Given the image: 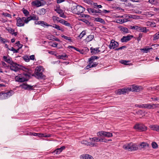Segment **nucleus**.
Returning a JSON list of instances; mask_svg holds the SVG:
<instances>
[{
  "instance_id": "nucleus-43",
  "label": "nucleus",
  "mask_w": 159,
  "mask_h": 159,
  "mask_svg": "<svg viewBox=\"0 0 159 159\" xmlns=\"http://www.w3.org/2000/svg\"><path fill=\"white\" fill-rule=\"evenodd\" d=\"M61 37L66 40L69 41L70 42H72V40L70 37H67L64 35L61 36Z\"/></svg>"
},
{
  "instance_id": "nucleus-39",
  "label": "nucleus",
  "mask_w": 159,
  "mask_h": 159,
  "mask_svg": "<svg viewBox=\"0 0 159 159\" xmlns=\"http://www.w3.org/2000/svg\"><path fill=\"white\" fill-rule=\"evenodd\" d=\"M94 21L100 22L102 23H104V20L100 18H95Z\"/></svg>"
},
{
  "instance_id": "nucleus-49",
  "label": "nucleus",
  "mask_w": 159,
  "mask_h": 159,
  "mask_svg": "<svg viewBox=\"0 0 159 159\" xmlns=\"http://www.w3.org/2000/svg\"><path fill=\"white\" fill-rule=\"evenodd\" d=\"M43 22L41 23V26L44 27L45 26H52V25H48L47 23L46 22L43 21Z\"/></svg>"
},
{
  "instance_id": "nucleus-46",
  "label": "nucleus",
  "mask_w": 159,
  "mask_h": 159,
  "mask_svg": "<svg viewBox=\"0 0 159 159\" xmlns=\"http://www.w3.org/2000/svg\"><path fill=\"white\" fill-rule=\"evenodd\" d=\"M79 20L82 21L87 24H90V22L85 19H79Z\"/></svg>"
},
{
  "instance_id": "nucleus-9",
  "label": "nucleus",
  "mask_w": 159,
  "mask_h": 159,
  "mask_svg": "<svg viewBox=\"0 0 159 159\" xmlns=\"http://www.w3.org/2000/svg\"><path fill=\"white\" fill-rule=\"evenodd\" d=\"M98 136H103L106 137L110 138L112 137L113 136L112 133L110 132H107L104 131L99 132L97 133Z\"/></svg>"
},
{
  "instance_id": "nucleus-60",
  "label": "nucleus",
  "mask_w": 159,
  "mask_h": 159,
  "mask_svg": "<svg viewBox=\"0 0 159 159\" xmlns=\"http://www.w3.org/2000/svg\"><path fill=\"white\" fill-rule=\"evenodd\" d=\"M151 89H152V90H156L159 91V85L157 86L154 87L153 88H151Z\"/></svg>"
},
{
  "instance_id": "nucleus-59",
  "label": "nucleus",
  "mask_w": 159,
  "mask_h": 159,
  "mask_svg": "<svg viewBox=\"0 0 159 159\" xmlns=\"http://www.w3.org/2000/svg\"><path fill=\"white\" fill-rule=\"evenodd\" d=\"M148 2L152 4H155V0H149Z\"/></svg>"
},
{
  "instance_id": "nucleus-53",
  "label": "nucleus",
  "mask_w": 159,
  "mask_h": 159,
  "mask_svg": "<svg viewBox=\"0 0 159 159\" xmlns=\"http://www.w3.org/2000/svg\"><path fill=\"white\" fill-rule=\"evenodd\" d=\"M16 45L18 46L19 48V49L20 48H21L23 46V45L20 43L19 41H17L16 42Z\"/></svg>"
},
{
  "instance_id": "nucleus-4",
  "label": "nucleus",
  "mask_w": 159,
  "mask_h": 159,
  "mask_svg": "<svg viewBox=\"0 0 159 159\" xmlns=\"http://www.w3.org/2000/svg\"><path fill=\"white\" fill-rule=\"evenodd\" d=\"M123 148L124 149L128 150L129 151L137 150L138 149L137 146L136 144L132 143L124 145L123 146Z\"/></svg>"
},
{
  "instance_id": "nucleus-47",
  "label": "nucleus",
  "mask_w": 159,
  "mask_h": 159,
  "mask_svg": "<svg viewBox=\"0 0 159 159\" xmlns=\"http://www.w3.org/2000/svg\"><path fill=\"white\" fill-rule=\"evenodd\" d=\"M6 30L8 31L11 34L14 31V30L10 27L8 28H6Z\"/></svg>"
},
{
  "instance_id": "nucleus-48",
  "label": "nucleus",
  "mask_w": 159,
  "mask_h": 159,
  "mask_svg": "<svg viewBox=\"0 0 159 159\" xmlns=\"http://www.w3.org/2000/svg\"><path fill=\"white\" fill-rule=\"evenodd\" d=\"M152 146L153 148H156L158 147L157 144L155 142H152Z\"/></svg>"
},
{
  "instance_id": "nucleus-42",
  "label": "nucleus",
  "mask_w": 159,
  "mask_h": 159,
  "mask_svg": "<svg viewBox=\"0 0 159 159\" xmlns=\"http://www.w3.org/2000/svg\"><path fill=\"white\" fill-rule=\"evenodd\" d=\"M159 39V31L155 34L153 36V40H156Z\"/></svg>"
},
{
  "instance_id": "nucleus-28",
  "label": "nucleus",
  "mask_w": 159,
  "mask_h": 159,
  "mask_svg": "<svg viewBox=\"0 0 159 159\" xmlns=\"http://www.w3.org/2000/svg\"><path fill=\"white\" fill-rule=\"evenodd\" d=\"M128 21L127 19H119L117 20L116 22L117 23L122 24Z\"/></svg>"
},
{
  "instance_id": "nucleus-37",
  "label": "nucleus",
  "mask_w": 159,
  "mask_h": 159,
  "mask_svg": "<svg viewBox=\"0 0 159 159\" xmlns=\"http://www.w3.org/2000/svg\"><path fill=\"white\" fill-rule=\"evenodd\" d=\"M87 10L88 12L90 14L94 15L95 14V10L92 8H88Z\"/></svg>"
},
{
  "instance_id": "nucleus-1",
  "label": "nucleus",
  "mask_w": 159,
  "mask_h": 159,
  "mask_svg": "<svg viewBox=\"0 0 159 159\" xmlns=\"http://www.w3.org/2000/svg\"><path fill=\"white\" fill-rule=\"evenodd\" d=\"M20 69L24 71L26 73L20 74L16 76L15 78L16 81L23 82L28 80L32 72V70L23 66H20Z\"/></svg>"
},
{
  "instance_id": "nucleus-13",
  "label": "nucleus",
  "mask_w": 159,
  "mask_h": 159,
  "mask_svg": "<svg viewBox=\"0 0 159 159\" xmlns=\"http://www.w3.org/2000/svg\"><path fill=\"white\" fill-rule=\"evenodd\" d=\"M33 86L24 83L20 85V87L21 88L24 89L25 90H28L33 89Z\"/></svg>"
},
{
  "instance_id": "nucleus-64",
  "label": "nucleus",
  "mask_w": 159,
  "mask_h": 159,
  "mask_svg": "<svg viewBox=\"0 0 159 159\" xmlns=\"http://www.w3.org/2000/svg\"><path fill=\"white\" fill-rule=\"evenodd\" d=\"M153 101H157L159 102V97L157 98H151Z\"/></svg>"
},
{
  "instance_id": "nucleus-61",
  "label": "nucleus",
  "mask_w": 159,
  "mask_h": 159,
  "mask_svg": "<svg viewBox=\"0 0 159 159\" xmlns=\"http://www.w3.org/2000/svg\"><path fill=\"white\" fill-rule=\"evenodd\" d=\"M61 59H63V60H65V59L64 58L67 57V56L65 54H63L62 55H61Z\"/></svg>"
},
{
  "instance_id": "nucleus-36",
  "label": "nucleus",
  "mask_w": 159,
  "mask_h": 159,
  "mask_svg": "<svg viewBox=\"0 0 159 159\" xmlns=\"http://www.w3.org/2000/svg\"><path fill=\"white\" fill-rule=\"evenodd\" d=\"M22 11L25 16H29V12L27 10L23 8L22 9Z\"/></svg>"
},
{
  "instance_id": "nucleus-54",
  "label": "nucleus",
  "mask_w": 159,
  "mask_h": 159,
  "mask_svg": "<svg viewBox=\"0 0 159 159\" xmlns=\"http://www.w3.org/2000/svg\"><path fill=\"white\" fill-rule=\"evenodd\" d=\"M86 32L85 31H83L80 34L79 37L80 38H82L86 34Z\"/></svg>"
},
{
  "instance_id": "nucleus-38",
  "label": "nucleus",
  "mask_w": 159,
  "mask_h": 159,
  "mask_svg": "<svg viewBox=\"0 0 159 159\" xmlns=\"http://www.w3.org/2000/svg\"><path fill=\"white\" fill-rule=\"evenodd\" d=\"M89 139L91 141V142H93L94 143V142H98V138L97 137H93V138H90Z\"/></svg>"
},
{
  "instance_id": "nucleus-33",
  "label": "nucleus",
  "mask_w": 159,
  "mask_h": 159,
  "mask_svg": "<svg viewBox=\"0 0 159 159\" xmlns=\"http://www.w3.org/2000/svg\"><path fill=\"white\" fill-rule=\"evenodd\" d=\"M99 58V57L95 56H92L89 59V62H92L93 61V60L95 59H97Z\"/></svg>"
},
{
  "instance_id": "nucleus-18",
  "label": "nucleus",
  "mask_w": 159,
  "mask_h": 159,
  "mask_svg": "<svg viewBox=\"0 0 159 159\" xmlns=\"http://www.w3.org/2000/svg\"><path fill=\"white\" fill-rule=\"evenodd\" d=\"M28 22L32 20H39V17L35 15H33V16L27 17Z\"/></svg>"
},
{
  "instance_id": "nucleus-40",
  "label": "nucleus",
  "mask_w": 159,
  "mask_h": 159,
  "mask_svg": "<svg viewBox=\"0 0 159 159\" xmlns=\"http://www.w3.org/2000/svg\"><path fill=\"white\" fill-rule=\"evenodd\" d=\"M140 146H141L142 148H145L146 147H149V144L143 142L140 144Z\"/></svg>"
},
{
  "instance_id": "nucleus-44",
  "label": "nucleus",
  "mask_w": 159,
  "mask_h": 159,
  "mask_svg": "<svg viewBox=\"0 0 159 159\" xmlns=\"http://www.w3.org/2000/svg\"><path fill=\"white\" fill-rule=\"evenodd\" d=\"M0 42L5 43L8 42L7 40L3 39V38L0 37Z\"/></svg>"
},
{
  "instance_id": "nucleus-55",
  "label": "nucleus",
  "mask_w": 159,
  "mask_h": 159,
  "mask_svg": "<svg viewBox=\"0 0 159 159\" xmlns=\"http://www.w3.org/2000/svg\"><path fill=\"white\" fill-rule=\"evenodd\" d=\"M152 49V48H143V49H141V50H143L144 51V52H145L147 53L148 52V51L150 49Z\"/></svg>"
},
{
  "instance_id": "nucleus-20",
  "label": "nucleus",
  "mask_w": 159,
  "mask_h": 159,
  "mask_svg": "<svg viewBox=\"0 0 159 159\" xmlns=\"http://www.w3.org/2000/svg\"><path fill=\"white\" fill-rule=\"evenodd\" d=\"M80 159H93V157L89 154H83L80 156Z\"/></svg>"
},
{
  "instance_id": "nucleus-22",
  "label": "nucleus",
  "mask_w": 159,
  "mask_h": 159,
  "mask_svg": "<svg viewBox=\"0 0 159 159\" xmlns=\"http://www.w3.org/2000/svg\"><path fill=\"white\" fill-rule=\"evenodd\" d=\"M65 147L64 146H63L60 148H58L55 150L54 151V152L55 153L57 154H60L63 150L65 149Z\"/></svg>"
},
{
  "instance_id": "nucleus-5",
  "label": "nucleus",
  "mask_w": 159,
  "mask_h": 159,
  "mask_svg": "<svg viewBox=\"0 0 159 159\" xmlns=\"http://www.w3.org/2000/svg\"><path fill=\"white\" fill-rule=\"evenodd\" d=\"M16 25L18 26H23L25 25V24H28V20L27 18L25 17H18L16 18Z\"/></svg>"
},
{
  "instance_id": "nucleus-16",
  "label": "nucleus",
  "mask_w": 159,
  "mask_h": 159,
  "mask_svg": "<svg viewBox=\"0 0 159 159\" xmlns=\"http://www.w3.org/2000/svg\"><path fill=\"white\" fill-rule=\"evenodd\" d=\"M80 143L82 144L86 145H89L91 146H96V144L95 143H94L93 142H89L86 140H83L80 142Z\"/></svg>"
},
{
  "instance_id": "nucleus-45",
  "label": "nucleus",
  "mask_w": 159,
  "mask_h": 159,
  "mask_svg": "<svg viewBox=\"0 0 159 159\" xmlns=\"http://www.w3.org/2000/svg\"><path fill=\"white\" fill-rule=\"evenodd\" d=\"M153 12L152 11L148 12H146L145 15L148 17H151L154 15Z\"/></svg>"
},
{
  "instance_id": "nucleus-19",
  "label": "nucleus",
  "mask_w": 159,
  "mask_h": 159,
  "mask_svg": "<svg viewBox=\"0 0 159 159\" xmlns=\"http://www.w3.org/2000/svg\"><path fill=\"white\" fill-rule=\"evenodd\" d=\"M55 11L57 13L60 14V17L64 18L66 17V16L64 14L63 11L61 9L58 8H57L55 10Z\"/></svg>"
},
{
  "instance_id": "nucleus-17",
  "label": "nucleus",
  "mask_w": 159,
  "mask_h": 159,
  "mask_svg": "<svg viewBox=\"0 0 159 159\" xmlns=\"http://www.w3.org/2000/svg\"><path fill=\"white\" fill-rule=\"evenodd\" d=\"M3 58V59L5 61L8 63H9L10 64H11L13 62L11 58L9 56H8L7 57L6 56H4Z\"/></svg>"
},
{
  "instance_id": "nucleus-10",
  "label": "nucleus",
  "mask_w": 159,
  "mask_h": 159,
  "mask_svg": "<svg viewBox=\"0 0 159 159\" xmlns=\"http://www.w3.org/2000/svg\"><path fill=\"white\" fill-rule=\"evenodd\" d=\"M129 89V91H136L139 92V91L141 88V87L138 86H135L134 85H132L130 87H128Z\"/></svg>"
},
{
  "instance_id": "nucleus-57",
  "label": "nucleus",
  "mask_w": 159,
  "mask_h": 159,
  "mask_svg": "<svg viewBox=\"0 0 159 159\" xmlns=\"http://www.w3.org/2000/svg\"><path fill=\"white\" fill-rule=\"evenodd\" d=\"M1 65L2 66V67H8V66H7V64L4 61H2L1 62Z\"/></svg>"
},
{
  "instance_id": "nucleus-51",
  "label": "nucleus",
  "mask_w": 159,
  "mask_h": 159,
  "mask_svg": "<svg viewBox=\"0 0 159 159\" xmlns=\"http://www.w3.org/2000/svg\"><path fill=\"white\" fill-rule=\"evenodd\" d=\"M22 57L23 59L26 62H29L30 61V59L28 56H25Z\"/></svg>"
},
{
  "instance_id": "nucleus-25",
  "label": "nucleus",
  "mask_w": 159,
  "mask_h": 159,
  "mask_svg": "<svg viewBox=\"0 0 159 159\" xmlns=\"http://www.w3.org/2000/svg\"><path fill=\"white\" fill-rule=\"evenodd\" d=\"M135 106L140 108H147V104H143L140 105L136 104L135 105Z\"/></svg>"
},
{
  "instance_id": "nucleus-41",
  "label": "nucleus",
  "mask_w": 159,
  "mask_h": 159,
  "mask_svg": "<svg viewBox=\"0 0 159 159\" xmlns=\"http://www.w3.org/2000/svg\"><path fill=\"white\" fill-rule=\"evenodd\" d=\"M98 64V63L97 62H89V66L91 67H96L97 65Z\"/></svg>"
},
{
  "instance_id": "nucleus-14",
  "label": "nucleus",
  "mask_w": 159,
  "mask_h": 159,
  "mask_svg": "<svg viewBox=\"0 0 159 159\" xmlns=\"http://www.w3.org/2000/svg\"><path fill=\"white\" fill-rule=\"evenodd\" d=\"M133 37V36L130 35H128L126 36H123L121 39V41L122 43L127 42L130 40L131 38Z\"/></svg>"
},
{
  "instance_id": "nucleus-30",
  "label": "nucleus",
  "mask_w": 159,
  "mask_h": 159,
  "mask_svg": "<svg viewBox=\"0 0 159 159\" xmlns=\"http://www.w3.org/2000/svg\"><path fill=\"white\" fill-rule=\"evenodd\" d=\"M120 30L122 31L123 32L126 33H128L129 30L127 28L122 26L120 27Z\"/></svg>"
},
{
  "instance_id": "nucleus-7",
  "label": "nucleus",
  "mask_w": 159,
  "mask_h": 159,
  "mask_svg": "<svg viewBox=\"0 0 159 159\" xmlns=\"http://www.w3.org/2000/svg\"><path fill=\"white\" fill-rule=\"evenodd\" d=\"M129 92L128 87L124 88L121 89H119L115 92L118 95L125 94Z\"/></svg>"
},
{
  "instance_id": "nucleus-35",
  "label": "nucleus",
  "mask_w": 159,
  "mask_h": 159,
  "mask_svg": "<svg viewBox=\"0 0 159 159\" xmlns=\"http://www.w3.org/2000/svg\"><path fill=\"white\" fill-rule=\"evenodd\" d=\"M38 137H51V135L50 134H44L39 133Z\"/></svg>"
},
{
  "instance_id": "nucleus-31",
  "label": "nucleus",
  "mask_w": 159,
  "mask_h": 159,
  "mask_svg": "<svg viewBox=\"0 0 159 159\" xmlns=\"http://www.w3.org/2000/svg\"><path fill=\"white\" fill-rule=\"evenodd\" d=\"M46 12V10L44 8H42L39 10V14L40 15H43Z\"/></svg>"
},
{
  "instance_id": "nucleus-8",
  "label": "nucleus",
  "mask_w": 159,
  "mask_h": 159,
  "mask_svg": "<svg viewBox=\"0 0 159 159\" xmlns=\"http://www.w3.org/2000/svg\"><path fill=\"white\" fill-rule=\"evenodd\" d=\"M10 69L15 72H16L19 70V69H20V66H21L13 62L11 64H10Z\"/></svg>"
},
{
  "instance_id": "nucleus-23",
  "label": "nucleus",
  "mask_w": 159,
  "mask_h": 159,
  "mask_svg": "<svg viewBox=\"0 0 159 159\" xmlns=\"http://www.w3.org/2000/svg\"><path fill=\"white\" fill-rule=\"evenodd\" d=\"M60 23L63 25H65L66 26L70 27L71 28H72L70 23H68V21H65L64 20H62L60 21Z\"/></svg>"
},
{
  "instance_id": "nucleus-26",
  "label": "nucleus",
  "mask_w": 159,
  "mask_h": 159,
  "mask_svg": "<svg viewBox=\"0 0 159 159\" xmlns=\"http://www.w3.org/2000/svg\"><path fill=\"white\" fill-rule=\"evenodd\" d=\"M33 5L36 6L37 7H39L41 6V3L40 1L39 0H37L34 1L32 2Z\"/></svg>"
},
{
  "instance_id": "nucleus-24",
  "label": "nucleus",
  "mask_w": 159,
  "mask_h": 159,
  "mask_svg": "<svg viewBox=\"0 0 159 159\" xmlns=\"http://www.w3.org/2000/svg\"><path fill=\"white\" fill-rule=\"evenodd\" d=\"M150 127L152 130L159 131V126L157 125H151Z\"/></svg>"
},
{
  "instance_id": "nucleus-34",
  "label": "nucleus",
  "mask_w": 159,
  "mask_h": 159,
  "mask_svg": "<svg viewBox=\"0 0 159 159\" xmlns=\"http://www.w3.org/2000/svg\"><path fill=\"white\" fill-rule=\"evenodd\" d=\"M148 31V30H147L146 27L140 26L139 29V31L144 33H147Z\"/></svg>"
},
{
  "instance_id": "nucleus-62",
  "label": "nucleus",
  "mask_w": 159,
  "mask_h": 159,
  "mask_svg": "<svg viewBox=\"0 0 159 159\" xmlns=\"http://www.w3.org/2000/svg\"><path fill=\"white\" fill-rule=\"evenodd\" d=\"M142 36V35L141 34H139V37L137 38V40L138 41L140 40Z\"/></svg>"
},
{
  "instance_id": "nucleus-58",
  "label": "nucleus",
  "mask_w": 159,
  "mask_h": 159,
  "mask_svg": "<svg viewBox=\"0 0 159 159\" xmlns=\"http://www.w3.org/2000/svg\"><path fill=\"white\" fill-rule=\"evenodd\" d=\"M126 48V46H123L120 48H116L115 49V50L118 51L119 50H122L124 48Z\"/></svg>"
},
{
  "instance_id": "nucleus-29",
  "label": "nucleus",
  "mask_w": 159,
  "mask_h": 159,
  "mask_svg": "<svg viewBox=\"0 0 159 159\" xmlns=\"http://www.w3.org/2000/svg\"><path fill=\"white\" fill-rule=\"evenodd\" d=\"M94 38L93 35H89L85 39L86 41L89 42L91 41Z\"/></svg>"
},
{
  "instance_id": "nucleus-15",
  "label": "nucleus",
  "mask_w": 159,
  "mask_h": 159,
  "mask_svg": "<svg viewBox=\"0 0 159 159\" xmlns=\"http://www.w3.org/2000/svg\"><path fill=\"white\" fill-rule=\"evenodd\" d=\"M99 48H93V47H91L90 48L91 53L93 54H96L100 52V51L99 50Z\"/></svg>"
},
{
  "instance_id": "nucleus-52",
  "label": "nucleus",
  "mask_w": 159,
  "mask_h": 159,
  "mask_svg": "<svg viewBox=\"0 0 159 159\" xmlns=\"http://www.w3.org/2000/svg\"><path fill=\"white\" fill-rule=\"evenodd\" d=\"M53 20L55 19L56 20H57V21L60 23V21L62 20L63 19H60L58 17H57L55 16H53Z\"/></svg>"
},
{
  "instance_id": "nucleus-27",
  "label": "nucleus",
  "mask_w": 159,
  "mask_h": 159,
  "mask_svg": "<svg viewBox=\"0 0 159 159\" xmlns=\"http://www.w3.org/2000/svg\"><path fill=\"white\" fill-rule=\"evenodd\" d=\"M146 25L148 26H151L152 27H155L156 26L155 23L149 21L146 22Z\"/></svg>"
},
{
  "instance_id": "nucleus-11",
  "label": "nucleus",
  "mask_w": 159,
  "mask_h": 159,
  "mask_svg": "<svg viewBox=\"0 0 159 159\" xmlns=\"http://www.w3.org/2000/svg\"><path fill=\"white\" fill-rule=\"evenodd\" d=\"M119 45L118 43L112 39L111 41L109 47L110 49H114L118 47Z\"/></svg>"
},
{
  "instance_id": "nucleus-3",
  "label": "nucleus",
  "mask_w": 159,
  "mask_h": 159,
  "mask_svg": "<svg viewBox=\"0 0 159 159\" xmlns=\"http://www.w3.org/2000/svg\"><path fill=\"white\" fill-rule=\"evenodd\" d=\"M85 10L84 7L80 5L74 6L71 8V10L73 13L78 15L83 13Z\"/></svg>"
},
{
  "instance_id": "nucleus-32",
  "label": "nucleus",
  "mask_w": 159,
  "mask_h": 159,
  "mask_svg": "<svg viewBox=\"0 0 159 159\" xmlns=\"http://www.w3.org/2000/svg\"><path fill=\"white\" fill-rule=\"evenodd\" d=\"M51 26L59 30H61L62 31H63V29L61 28L60 26L57 24H54L53 26L52 25Z\"/></svg>"
},
{
  "instance_id": "nucleus-12",
  "label": "nucleus",
  "mask_w": 159,
  "mask_h": 159,
  "mask_svg": "<svg viewBox=\"0 0 159 159\" xmlns=\"http://www.w3.org/2000/svg\"><path fill=\"white\" fill-rule=\"evenodd\" d=\"M159 108V104H147V109H151Z\"/></svg>"
},
{
  "instance_id": "nucleus-56",
  "label": "nucleus",
  "mask_w": 159,
  "mask_h": 159,
  "mask_svg": "<svg viewBox=\"0 0 159 159\" xmlns=\"http://www.w3.org/2000/svg\"><path fill=\"white\" fill-rule=\"evenodd\" d=\"M2 15L4 16H5L7 17L11 18V16L10 14H8V13H3L2 14Z\"/></svg>"
},
{
  "instance_id": "nucleus-6",
  "label": "nucleus",
  "mask_w": 159,
  "mask_h": 159,
  "mask_svg": "<svg viewBox=\"0 0 159 159\" xmlns=\"http://www.w3.org/2000/svg\"><path fill=\"white\" fill-rule=\"evenodd\" d=\"M134 128L139 131H145L147 129V127L141 123H137L134 126Z\"/></svg>"
},
{
  "instance_id": "nucleus-21",
  "label": "nucleus",
  "mask_w": 159,
  "mask_h": 159,
  "mask_svg": "<svg viewBox=\"0 0 159 159\" xmlns=\"http://www.w3.org/2000/svg\"><path fill=\"white\" fill-rule=\"evenodd\" d=\"M11 95V93L9 92L2 93L1 94L0 96L2 98L6 99Z\"/></svg>"
},
{
  "instance_id": "nucleus-2",
  "label": "nucleus",
  "mask_w": 159,
  "mask_h": 159,
  "mask_svg": "<svg viewBox=\"0 0 159 159\" xmlns=\"http://www.w3.org/2000/svg\"><path fill=\"white\" fill-rule=\"evenodd\" d=\"M44 71L43 68L41 66H37L35 69V74L38 78H44L45 76L43 72Z\"/></svg>"
},
{
  "instance_id": "nucleus-63",
  "label": "nucleus",
  "mask_w": 159,
  "mask_h": 159,
  "mask_svg": "<svg viewBox=\"0 0 159 159\" xmlns=\"http://www.w3.org/2000/svg\"><path fill=\"white\" fill-rule=\"evenodd\" d=\"M95 13H102V11L99 9L95 10Z\"/></svg>"
},
{
  "instance_id": "nucleus-50",
  "label": "nucleus",
  "mask_w": 159,
  "mask_h": 159,
  "mask_svg": "<svg viewBox=\"0 0 159 159\" xmlns=\"http://www.w3.org/2000/svg\"><path fill=\"white\" fill-rule=\"evenodd\" d=\"M120 63L121 64H124L125 65H127L128 64L127 63L129 62V61H126L124 60H121L120 61Z\"/></svg>"
}]
</instances>
